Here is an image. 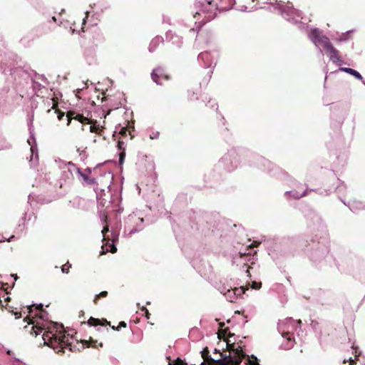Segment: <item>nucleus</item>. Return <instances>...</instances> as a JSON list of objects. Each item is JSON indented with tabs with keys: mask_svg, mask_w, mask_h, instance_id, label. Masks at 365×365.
Returning <instances> with one entry per match:
<instances>
[{
	"mask_svg": "<svg viewBox=\"0 0 365 365\" xmlns=\"http://www.w3.org/2000/svg\"><path fill=\"white\" fill-rule=\"evenodd\" d=\"M88 14L89 12L88 11H86V17L83 19V24H84L86 23V19L88 18Z\"/></svg>",
	"mask_w": 365,
	"mask_h": 365,
	"instance_id": "c756f323",
	"label": "nucleus"
},
{
	"mask_svg": "<svg viewBox=\"0 0 365 365\" xmlns=\"http://www.w3.org/2000/svg\"><path fill=\"white\" fill-rule=\"evenodd\" d=\"M124 130L123 131H121V133H125V130L123 129Z\"/></svg>",
	"mask_w": 365,
	"mask_h": 365,
	"instance_id": "58836bf2",
	"label": "nucleus"
},
{
	"mask_svg": "<svg viewBox=\"0 0 365 365\" xmlns=\"http://www.w3.org/2000/svg\"><path fill=\"white\" fill-rule=\"evenodd\" d=\"M363 83H364V84L365 85V81H364Z\"/></svg>",
	"mask_w": 365,
	"mask_h": 365,
	"instance_id": "37998d69",
	"label": "nucleus"
},
{
	"mask_svg": "<svg viewBox=\"0 0 365 365\" xmlns=\"http://www.w3.org/2000/svg\"><path fill=\"white\" fill-rule=\"evenodd\" d=\"M309 38L317 46L320 45L326 50L332 46L329 39L326 36L322 35L318 29H312L309 34Z\"/></svg>",
	"mask_w": 365,
	"mask_h": 365,
	"instance_id": "0eeeda50",
	"label": "nucleus"
},
{
	"mask_svg": "<svg viewBox=\"0 0 365 365\" xmlns=\"http://www.w3.org/2000/svg\"><path fill=\"white\" fill-rule=\"evenodd\" d=\"M108 294V292L106 291H103L101 292L99 294L96 295L95 297V299H94V303H97V300L100 298V297H106Z\"/></svg>",
	"mask_w": 365,
	"mask_h": 365,
	"instance_id": "aec40b11",
	"label": "nucleus"
},
{
	"mask_svg": "<svg viewBox=\"0 0 365 365\" xmlns=\"http://www.w3.org/2000/svg\"><path fill=\"white\" fill-rule=\"evenodd\" d=\"M91 321H96V320L95 319H93V318H92V317H91V318L89 319L88 323H89V324H91Z\"/></svg>",
	"mask_w": 365,
	"mask_h": 365,
	"instance_id": "473e14b6",
	"label": "nucleus"
},
{
	"mask_svg": "<svg viewBox=\"0 0 365 365\" xmlns=\"http://www.w3.org/2000/svg\"><path fill=\"white\" fill-rule=\"evenodd\" d=\"M74 119L77 120L79 123L83 124H90V120L88 118L84 117L82 115H77Z\"/></svg>",
	"mask_w": 365,
	"mask_h": 365,
	"instance_id": "a211bd4d",
	"label": "nucleus"
},
{
	"mask_svg": "<svg viewBox=\"0 0 365 365\" xmlns=\"http://www.w3.org/2000/svg\"><path fill=\"white\" fill-rule=\"evenodd\" d=\"M124 130L123 131H121V133H125V130L123 129Z\"/></svg>",
	"mask_w": 365,
	"mask_h": 365,
	"instance_id": "4c0bfd02",
	"label": "nucleus"
},
{
	"mask_svg": "<svg viewBox=\"0 0 365 365\" xmlns=\"http://www.w3.org/2000/svg\"><path fill=\"white\" fill-rule=\"evenodd\" d=\"M123 142H120V141L118 142V146L119 150H121V149H122V145H123Z\"/></svg>",
	"mask_w": 365,
	"mask_h": 365,
	"instance_id": "7c9ffc66",
	"label": "nucleus"
},
{
	"mask_svg": "<svg viewBox=\"0 0 365 365\" xmlns=\"http://www.w3.org/2000/svg\"><path fill=\"white\" fill-rule=\"evenodd\" d=\"M13 237H14V235H13V236H11L9 239L6 240L5 237H1V239H0V242H4V241H6V240L9 242V241H10V240H11V238H13Z\"/></svg>",
	"mask_w": 365,
	"mask_h": 365,
	"instance_id": "cd10ccee",
	"label": "nucleus"
},
{
	"mask_svg": "<svg viewBox=\"0 0 365 365\" xmlns=\"http://www.w3.org/2000/svg\"><path fill=\"white\" fill-rule=\"evenodd\" d=\"M159 136V133L158 132H155V133H153L150 135V138L151 139H157Z\"/></svg>",
	"mask_w": 365,
	"mask_h": 365,
	"instance_id": "a878e982",
	"label": "nucleus"
},
{
	"mask_svg": "<svg viewBox=\"0 0 365 365\" xmlns=\"http://www.w3.org/2000/svg\"><path fill=\"white\" fill-rule=\"evenodd\" d=\"M251 245L253 247L256 246V245H253V243H251Z\"/></svg>",
	"mask_w": 365,
	"mask_h": 365,
	"instance_id": "a19ab883",
	"label": "nucleus"
},
{
	"mask_svg": "<svg viewBox=\"0 0 365 365\" xmlns=\"http://www.w3.org/2000/svg\"><path fill=\"white\" fill-rule=\"evenodd\" d=\"M124 158H125V152L123 150V152H121L120 153V158H119L120 164H122L123 163Z\"/></svg>",
	"mask_w": 365,
	"mask_h": 365,
	"instance_id": "393cba45",
	"label": "nucleus"
},
{
	"mask_svg": "<svg viewBox=\"0 0 365 365\" xmlns=\"http://www.w3.org/2000/svg\"><path fill=\"white\" fill-rule=\"evenodd\" d=\"M163 43V38L160 36L155 37L149 45L148 50L150 52H153L158 46Z\"/></svg>",
	"mask_w": 365,
	"mask_h": 365,
	"instance_id": "4468645a",
	"label": "nucleus"
},
{
	"mask_svg": "<svg viewBox=\"0 0 365 365\" xmlns=\"http://www.w3.org/2000/svg\"><path fill=\"white\" fill-rule=\"evenodd\" d=\"M196 6L198 8V10L195 12L194 17L197 18V16H203L201 21L203 24L210 21L215 17L217 7L215 5H212L210 1H206L205 3L197 2Z\"/></svg>",
	"mask_w": 365,
	"mask_h": 365,
	"instance_id": "20e7f679",
	"label": "nucleus"
},
{
	"mask_svg": "<svg viewBox=\"0 0 365 365\" xmlns=\"http://www.w3.org/2000/svg\"><path fill=\"white\" fill-rule=\"evenodd\" d=\"M255 255L252 254V250H250L247 253L239 252V254L233 258V263L236 264L237 266L247 267L248 266V263H251L252 264L255 263Z\"/></svg>",
	"mask_w": 365,
	"mask_h": 365,
	"instance_id": "6e6552de",
	"label": "nucleus"
},
{
	"mask_svg": "<svg viewBox=\"0 0 365 365\" xmlns=\"http://www.w3.org/2000/svg\"><path fill=\"white\" fill-rule=\"evenodd\" d=\"M347 361L346 359L344 360L343 363L345 364Z\"/></svg>",
	"mask_w": 365,
	"mask_h": 365,
	"instance_id": "ea45409f",
	"label": "nucleus"
},
{
	"mask_svg": "<svg viewBox=\"0 0 365 365\" xmlns=\"http://www.w3.org/2000/svg\"><path fill=\"white\" fill-rule=\"evenodd\" d=\"M110 249L108 250L107 248L106 252H108L109 251V252H110L112 253H114V252H115L117 251V248L115 247V246L113 244L110 245Z\"/></svg>",
	"mask_w": 365,
	"mask_h": 365,
	"instance_id": "5701e85b",
	"label": "nucleus"
},
{
	"mask_svg": "<svg viewBox=\"0 0 365 365\" xmlns=\"http://www.w3.org/2000/svg\"><path fill=\"white\" fill-rule=\"evenodd\" d=\"M71 123V119L68 116V125Z\"/></svg>",
	"mask_w": 365,
	"mask_h": 365,
	"instance_id": "f704fd0d",
	"label": "nucleus"
},
{
	"mask_svg": "<svg viewBox=\"0 0 365 365\" xmlns=\"http://www.w3.org/2000/svg\"><path fill=\"white\" fill-rule=\"evenodd\" d=\"M77 173L82 177L83 180L85 182H86L88 185H93L96 183V180L94 178H92L89 176V173H82L79 168H76Z\"/></svg>",
	"mask_w": 365,
	"mask_h": 365,
	"instance_id": "2eb2a0df",
	"label": "nucleus"
},
{
	"mask_svg": "<svg viewBox=\"0 0 365 365\" xmlns=\"http://www.w3.org/2000/svg\"><path fill=\"white\" fill-rule=\"evenodd\" d=\"M185 363L180 359L177 358L175 360H170L168 365H185Z\"/></svg>",
	"mask_w": 365,
	"mask_h": 365,
	"instance_id": "6ab92c4d",
	"label": "nucleus"
},
{
	"mask_svg": "<svg viewBox=\"0 0 365 365\" xmlns=\"http://www.w3.org/2000/svg\"><path fill=\"white\" fill-rule=\"evenodd\" d=\"M301 321H294L292 318H287L280 321L278 324V330L282 336L286 340L282 344L284 349H289L294 346V339L292 336V332L297 328H300Z\"/></svg>",
	"mask_w": 365,
	"mask_h": 365,
	"instance_id": "f03ea898",
	"label": "nucleus"
},
{
	"mask_svg": "<svg viewBox=\"0 0 365 365\" xmlns=\"http://www.w3.org/2000/svg\"><path fill=\"white\" fill-rule=\"evenodd\" d=\"M339 70L354 76L356 79L362 80V76L357 71L353 68L341 67Z\"/></svg>",
	"mask_w": 365,
	"mask_h": 365,
	"instance_id": "dca6fc26",
	"label": "nucleus"
},
{
	"mask_svg": "<svg viewBox=\"0 0 365 365\" xmlns=\"http://www.w3.org/2000/svg\"><path fill=\"white\" fill-rule=\"evenodd\" d=\"M232 352L228 357H225L223 359L215 360L212 361V365H240L242 359H245L246 364L250 365H259L257 361V358L250 359L249 356H246L241 347L237 346L235 348V345H232Z\"/></svg>",
	"mask_w": 365,
	"mask_h": 365,
	"instance_id": "7ed1b4c3",
	"label": "nucleus"
},
{
	"mask_svg": "<svg viewBox=\"0 0 365 365\" xmlns=\"http://www.w3.org/2000/svg\"><path fill=\"white\" fill-rule=\"evenodd\" d=\"M230 3H231L233 0H228Z\"/></svg>",
	"mask_w": 365,
	"mask_h": 365,
	"instance_id": "79ce46f5",
	"label": "nucleus"
},
{
	"mask_svg": "<svg viewBox=\"0 0 365 365\" xmlns=\"http://www.w3.org/2000/svg\"><path fill=\"white\" fill-rule=\"evenodd\" d=\"M327 51L330 53V59L333 61V63H337L339 65L342 63V60L338 56V51L333 46H331V47L327 49Z\"/></svg>",
	"mask_w": 365,
	"mask_h": 365,
	"instance_id": "ddd939ff",
	"label": "nucleus"
},
{
	"mask_svg": "<svg viewBox=\"0 0 365 365\" xmlns=\"http://www.w3.org/2000/svg\"><path fill=\"white\" fill-rule=\"evenodd\" d=\"M29 145L31 146L30 150L31 153V156L30 159V162L32 163L34 162L35 163L38 161V150L36 144V139L34 136V134L31 133V136L27 140Z\"/></svg>",
	"mask_w": 365,
	"mask_h": 365,
	"instance_id": "9d476101",
	"label": "nucleus"
},
{
	"mask_svg": "<svg viewBox=\"0 0 365 365\" xmlns=\"http://www.w3.org/2000/svg\"><path fill=\"white\" fill-rule=\"evenodd\" d=\"M30 317L33 319L29 324H33L31 334L37 336L43 330L42 339L44 344L52 348L57 353L65 352L66 349H68L69 351L72 349V337L68 334H66L62 331V326L56 323L46 322L48 313L43 309L41 304L38 305H31L28 307Z\"/></svg>",
	"mask_w": 365,
	"mask_h": 365,
	"instance_id": "f257e3e1",
	"label": "nucleus"
},
{
	"mask_svg": "<svg viewBox=\"0 0 365 365\" xmlns=\"http://www.w3.org/2000/svg\"><path fill=\"white\" fill-rule=\"evenodd\" d=\"M307 192H308L307 190H304L302 192H299L298 191H296V190L287 191V192H285V195L288 198H289L290 197H293L295 199H299V198L306 195L307 194Z\"/></svg>",
	"mask_w": 365,
	"mask_h": 365,
	"instance_id": "f3484780",
	"label": "nucleus"
},
{
	"mask_svg": "<svg viewBox=\"0 0 365 365\" xmlns=\"http://www.w3.org/2000/svg\"><path fill=\"white\" fill-rule=\"evenodd\" d=\"M108 232V227H104L101 231L103 237L105 238V234Z\"/></svg>",
	"mask_w": 365,
	"mask_h": 365,
	"instance_id": "bb28decb",
	"label": "nucleus"
},
{
	"mask_svg": "<svg viewBox=\"0 0 365 365\" xmlns=\"http://www.w3.org/2000/svg\"><path fill=\"white\" fill-rule=\"evenodd\" d=\"M261 287V282H253L252 283V288L255 289H258Z\"/></svg>",
	"mask_w": 365,
	"mask_h": 365,
	"instance_id": "4be33fe9",
	"label": "nucleus"
},
{
	"mask_svg": "<svg viewBox=\"0 0 365 365\" xmlns=\"http://www.w3.org/2000/svg\"><path fill=\"white\" fill-rule=\"evenodd\" d=\"M349 363H350V365H354V364H355V361H354V359H352V358H351V357H350V358L349 359Z\"/></svg>",
	"mask_w": 365,
	"mask_h": 365,
	"instance_id": "c85d7f7f",
	"label": "nucleus"
},
{
	"mask_svg": "<svg viewBox=\"0 0 365 365\" xmlns=\"http://www.w3.org/2000/svg\"><path fill=\"white\" fill-rule=\"evenodd\" d=\"M247 288L244 287H235L234 289H227L226 291H222V293L224 294L225 298L230 302H234L237 299L245 294Z\"/></svg>",
	"mask_w": 365,
	"mask_h": 365,
	"instance_id": "1a4fd4ad",
	"label": "nucleus"
},
{
	"mask_svg": "<svg viewBox=\"0 0 365 365\" xmlns=\"http://www.w3.org/2000/svg\"><path fill=\"white\" fill-rule=\"evenodd\" d=\"M89 130H90L91 133H98V127H96V125H90V126H89Z\"/></svg>",
	"mask_w": 365,
	"mask_h": 365,
	"instance_id": "b1692460",
	"label": "nucleus"
},
{
	"mask_svg": "<svg viewBox=\"0 0 365 365\" xmlns=\"http://www.w3.org/2000/svg\"><path fill=\"white\" fill-rule=\"evenodd\" d=\"M198 61L200 62H203L207 68H210L213 64H215V63L214 62V58L212 56L211 53L207 51L200 53L198 56Z\"/></svg>",
	"mask_w": 365,
	"mask_h": 365,
	"instance_id": "9b49d317",
	"label": "nucleus"
},
{
	"mask_svg": "<svg viewBox=\"0 0 365 365\" xmlns=\"http://www.w3.org/2000/svg\"><path fill=\"white\" fill-rule=\"evenodd\" d=\"M151 77L153 81L157 84H162L159 78H163L165 80L168 79V76L163 73V69L162 68H157L154 69L151 73Z\"/></svg>",
	"mask_w": 365,
	"mask_h": 365,
	"instance_id": "f8f14e48",
	"label": "nucleus"
},
{
	"mask_svg": "<svg viewBox=\"0 0 365 365\" xmlns=\"http://www.w3.org/2000/svg\"><path fill=\"white\" fill-rule=\"evenodd\" d=\"M119 325H120V327H126V324L124 322H120Z\"/></svg>",
	"mask_w": 365,
	"mask_h": 365,
	"instance_id": "2f4dec72",
	"label": "nucleus"
},
{
	"mask_svg": "<svg viewBox=\"0 0 365 365\" xmlns=\"http://www.w3.org/2000/svg\"><path fill=\"white\" fill-rule=\"evenodd\" d=\"M263 161H264L265 163L269 164V161H267V160H263Z\"/></svg>",
	"mask_w": 365,
	"mask_h": 365,
	"instance_id": "c9c22d12",
	"label": "nucleus"
},
{
	"mask_svg": "<svg viewBox=\"0 0 365 365\" xmlns=\"http://www.w3.org/2000/svg\"><path fill=\"white\" fill-rule=\"evenodd\" d=\"M14 361H19V359H16V358H15V359H14Z\"/></svg>",
	"mask_w": 365,
	"mask_h": 365,
	"instance_id": "e433bc0d",
	"label": "nucleus"
},
{
	"mask_svg": "<svg viewBox=\"0 0 365 365\" xmlns=\"http://www.w3.org/2000/svg\"><path fill=\"white\" fill-rule=\"evenodd\" d=\"M70 267H71V265H69L68 263L63 265L62 267H61L62 272L68 273V269H69Z\"/></svg>",
	"mask_w": 365,
	"mask_h": 365,
	"instance_id": "412c9836",
	"label": "nucleus"
},
{
	"mask_svg": "<svg viewBox=\"0 0 365 365\" xmlns=\"http://www.w3.org/2000/svg\"><path fill=\"white\" fill-rule=\"evenodd\" d=\"M144 220L143 217H138L135 214L128 215L125 221V232H128L127 235L130 236L143 229V222Z\"/></svg>",
	"mask_w": 365,
	"mask_h": 365,
	"instance_id": "39448f33",
	"label": "nucleus"
},
{
	"mask_svg": "<svg viewBox=\"0 0 365 365\" xmlns=\"http://www.w3.org/2000/svg\"><path fill=\"white\" fill-rule=\"evenodd\" d=\"M245 272L248 274H247V276H250V272H249V269H247L245 270Z\"/></svg>",
	"mask_w": 365,
	"mask_h": 365,
	"instance_id": "72a5a7b5",
	"label": "nucleus"
},
{
	"mask_svg": "<svg viewBox=\"0 0 365 365\" xmlns=\"http://www.w3.org/2000/svg\"><path fill=\"white\" fill-rule=\"evenodd\" d=\"M280 12V14L283 16V17L288 21H292L294 23H297V20L295 19V16L300 18L301 12L294 8H292V5L290 3H287L286 5H283L282 1L277 3V6Z\"/></svg>",
	"mask_w": 365,
	"mask_h": 365,
	"instance_id": "423d86ee",
	"label": "nucleus"
}]
</instances>
